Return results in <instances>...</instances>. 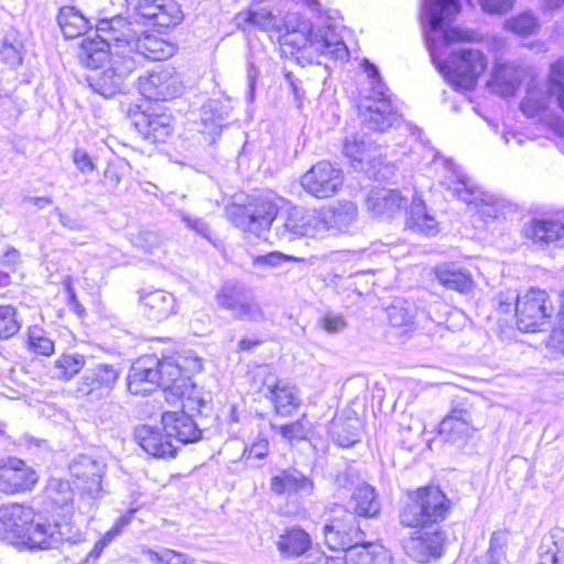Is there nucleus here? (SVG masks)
I'll list each match as a JSON object with an SVG mask.
<instances>
[{
	"instance_id": "1",
	"label": "nucleus",
	"mask_w": 564,
	"mask_h": 564,
	"mask_svg": "<svg viewBox=\"0 0 564 564\" xmlns=\"http://www.w3.org/2000/svg\"><path fill=\"white\" fill-rule=\"evenodd\" d=\"M460 12L459 0H424V14L430 34L426 44L436 68L457 89H473L487 67L485 54L473 47L449 51L455 42L468 40L467 32L457 28L443 29Z\"/></svg>"
},
{
	"instance_id": "2",
	"label": "nucleus",
	"mask_w": 564,
	"mask_h": 564,
	"mask_svg": "<svg viewBox=\"0 0 564 564\" xmlns=\"http://www.w3.org/2000/svg\"><path fill=\"white\" fill-rule=\"evenodd\" d=\"M127 387L134 395H147L161 387L167 402L171 397L184 395V389L194 391L193 383L183 376L178 364L172 358L159 359L154 355L142 356L131 365Z\"/></svg>"
},
{
	"instance_id": "3",
	"label": "nucleus",
	"mask_w": 564,
	"mask_h": 564,
	"mask_svg": "<svg viewBox=\"0 0 564 564\" xmlns=\"http://www.w3.org/2000/svg\"><path fill=\"white\" fill-rule=\"evenodd\" d=\"M137 36L126 18L102 19L96 25V35L83 39L78 58L86 66H101L108 55H131Z\"/></svg>"
},
{
	"instance_id": "4",
	"label": "nucleus",
	"mask_w": 564,
	"mask_h": 564,
	"mask_svg": "<svg viewBox=\"0 0 564 564\" xmlns=\"http://www.w3.org/2000/svg\"><path fill=\"white\" fill-rule=\"evenodd\" d=\"M283 28L284 32H279V43L285 55L301 50L306 54L318 53L340 61L349 55L346 44L333 30L323 28L313 31L310 23L297 14L286 15Z\"/></svg>"
},
{
	"instance_id": "5",
	"label": "nucleus",
	"mask_w": 564,
	"mask_h": 564,
	"mask_svg": "<svg viewBox=\"0 0 564 564\" xmlns=\"http://www.w3.org/2000/svg\"><path fill=\"white\" fill-rule=\"evenodd\" d=\"M451 500L437 487H422L411 492L400 512V521L409 528H425L447 517Z\"/></svg>"
},
{
	"instance_id": "6",
	"label": "nucleus",
	"mask_w": 564,
	"mask_h": 564,
	"mask_svg": "<svg viewBox=\"0 0 564 564\" xmlns=\"http://www.w3.org/2000/svg\"><path fill=\"white\" fill-rule=\"evenodd\" d=\"M552 98H555L558 107L564 111V59L552 64L545 89L535 85L528 88L520 104V110L527 118L551 124L553 122L550 106Z\"/></svg>"
},
{
	"instance_id": "7",
	"label": "nucleus",
	"mask_w": 564,
	"mask_h": 564,
	"mask_svg": "<svg viewBox=\"0 0 564 564\" xmlns=\"http://www.w3.org/2000/svg\"><path fill=\"white\" fill-rule=\"evenodd\" d=\"M362 67L371 85L372 95L370 98L373 99L372 104L367 106L361 113L362 124L369 130L380 132L392 127L404 126L408 128L409 124L404 123L401 116L392 108L388 95L389 89L382 82L378 67L368 59L362 62Z\"/></svg>"
},
{
	"instance_id": "8",
	"label": "nucleus",
	"mask_w": 564,
	"mask_h": 564,
	"mask_svg": "<svg viewBox=\"0 0 564 564\" xmlns=\"http://www.w3.org/2000/svg\"><path fill=\"white\" fill-rule=\"evenodd\" d=\"M184 390V395L171 397L170 401L173 403L180 401L182 410L164 412L161 423L163 431L167 433L174 442L189 444L202 438L203 431L195 422L193 414L200 412V409L205 405V401L199 395V391L195 384H193V392L187 389Z\"/></svg>"
},
{
	"instance_id": "9",
	"label": "nucleus",
	"mask_w": 564,
	"mask_h": 564,
	"mask_svg": "<svg viewBox=\"0 0 564 564\" xmlns=\"http://www.w3.org/2000/svg\"><path fill=\"white\" fill-rule=\"evenodd\" d=\"M104 469L105 464L85 454L77 455L69 464V471L77 480L75 484L79 490L77 510L82 514L91 518L97 508V501L102 491Z\"/></svg>"
},
{
	"instance_id": "10",
	"label": "nucleus",
	"mask_w": 564,
	"mask_h": 564,
	"mask_svg": "<svg viewBox=\"0 0 564 564\" xmlns=\"http://www.w3.org/2000/svg\"><path fill=\"white\" fill-rule=\"evenodd\" d=\"M94 73L88 75L90 88L105 98L122 91L126 79L137 69L138 61L131 55H108L101 66H89Z\"/></svg>"
},
{
	"instance_id": "11",
	"label": "nucleus",
	"mask_w": 564,
	"mask_h": 564,
	"mask_svg": "<svg viewBox=\"0 0 564 564\" xmlns=\"http://www.w3.org/2000/svg\"><path fill=\"white\" fill-rule=\"evenodd\" d=\"M217 305L239 321L263 322L264 312L252 290L236 281L225 282L215 296Z\"/></svg>"
},
{
	"instance_id": "12",
	"label": "nucleus",
	"mask_w": 564,
	"mask_h": 564,
	"mask_svg": "<svg viewBox=\"0 0 564 564\" xmlns=\"http://www.w3.org/2000/svg\"><path fill=\"white\" fill-rule=\"evenodd\" d=\"M553 305L545 291L531 288L517 296V325L521 332H542L550 324Z\"/></svg>"
},
{
	"instance_id": "13",
	"label": "nucleus",
	"mask_w": 564,
	"mask_h": 564,
	"mask_svg": "<svg viewBox=\"0 0 564 564\" xmlns=\"http://www.w3.org/2000/svg\"><path fill=\"white\" fill-rule=\"evenodd\" d=\"M33 507L23 503H6L0 506V534L11 543H24L31 547L34 518Z\"/></svg>"
},
{
	"instance_id": "14",
	"label": "nucleus",
	"mask_w": 564,
	"mask_h": 564,
	"mask_svg": "<svg viewBox=\"0 0 564 564\" xmlns=\"http://www.w3.org/2000/svg\"><path fill=\"white\" fill-rule=\"evenodd\" d=\"M121 370L113 365L97 364L87 369L77 382L76 395L88 402H98L107 398L115 389Z\"/></svg>"
},
{
	"instance_id": "15",
	"label": "nucleus",
	"mask_w": 564,
	"mask_h": 564,
	"mask_svg": "<svg viewBox=\"0 0 564 564\" xmlns=\"http://www.w3.org/2000/svg\"><path fill=\"white\" fill-rule=\"evenodd\" d=\"M343 184V170L329 161L317 162L301 177L303 189L318 199L335 196Z\"/></svg>"
},
{
	"instance_id": "16",
	"label": "nucleus",
	"mask_w": 564,
	"mask_h": 564,
	"mask_svg": "<svg viewBox=\"0 0 564 564\" xmlns=\"http://www.w3.org/2000/svg\"><path fill=\"white\" fill-rule=\"evenodd\" d=\"M139 90L149 100L164 101L180 96L183 84L173 67L158 66L139 78Z\"/></svg>"
},
{
	"instance_id": "17",
	"label": "nucleus",
	"mask_w": 564,
	"mask_h": 564,
	"mask_svg": "<svg viewBox=\"0 0 564 564\" xmlns=\"http://www.w3.org/2000/svg\"><path fill=\"white\" fill-rule=\"evenodd\" d=\"M276 215V204L269 197L259 196L237 209L235 221L243 231L261 237L270 228Z\"/></svg>"
},
{
	"instance_id": "18",
	"label": "nucleus",
	"mask_w": 564,
	"mask_h": 564,
	"mask_svg": "<svg viewBox=\"0 0 564 564\" xmlns=\"http://www.w3.org/2000/svg\"><path fill=\"white\" fill-rule=\"evenodd\" d=\"M82 540L80 530L66 520H55L54 523L37 521L30 538L31 549L42 550L58 547L64 542L76 544Z\"/></svg>"
},
{
	"instance_id": "19",
	"label": "nucleus",
	"mask_w": 564,
	"mask_h": 564,
	"mask_svg": "<svg viewBox=\"0 0 564 564\" xmlns=\"http://www.w3.org/2000/svg\"><path fill=\"white\" fill-rule=\"evenodd\" d=\"M39 477L36 471L20 458L0 459V491L17 495L31 491Z\"/></svg>"
},
{
	"instance_id": "20",
	"label": "nucleus",
	"mask_w": 564,
	"mask_h": 564,
	"mask_svg": "<svg viewBox=\"0 0 564 564\" xmlns=\"http://www.w3.org/2000/svg\"><path fill=\"white\" fill-rule=\"evenodd\" d=\"M281 239L291 241L299 237L322 238L321 220L317 209L292 207L289 209L283 228L279 230Z\"/></svg>"
},
{
	"instance_id": "21",
	"label": "nucleus",
	"mask_w": 564,
	"mask_h": 564,
	"mask_svg": "<svg viewBox=\"0 0 564 564\" xmlns=\"http://www.w3.org/2000/svg\"><path fill=\"white\" fill-rule=\"evenodd\" d=\"M475 431L477 427L474 425L470 410L460 405L453 408L438 425L440 437L457 446L464 445Z\"/></svg>"
},
{
	"instance_id": "22",
	"label": "nucleus",
	"mask_w": 564,
	"mask_h": 564,
	"mask_svg": "<svg viewBox=\"0 0 564 564\" xmlns=\"http://www.w3.org/2000/svg\"><path fill=\"white\" fill-rule=\"evenodd\" d=\"M364 538L365 533L356 524L352 516L348 520L333 519L324 527L325 544L335 552L343 551L347 554L348 550Z\"/></svg>"
},
{
	"instance_id": "23",
	"label": "nucleus",
	"mask_w": 564,
	"mask_h": 564,
	"mask_svg": "<svg viewBox=\"0 0 564 564\" xmlns=\"http://www.w3.org/2000/svg\"><path fill=\"white\" fill-rule=\"evenodd\" d=\"M366 206L375 217L391 220L402 215L408 199L398 189L373 188L367 195Z\"/></svg>"
},
{
	"instance_id": "24",
	"label": "nucleus",
	"mask_w": 564,
	"mask_h": 564,
	"mask_svg": "<svg viewBox=\"0 0 564 564\" xmlns=\"http://www.w3.org/2000/svg\"><path fill=\"white\" fill-rule=\"evenodd\" d=\"M135 10L141 18L160 28L175 26L183 20L175 0H139Z\"/></svg>"
},
{
	"instance_id": "25",
	"label": "nucleus",
	"mask_w": 564,
	"mask_h": 564,
	"mask_svg": "<svg viewBox=\"0 0 564 564\" xmlns=\"http://www.w3.org/2000/svg\"><path fill=\"white\" fill-rule=\"evenodd\" d=\"M134 440L144 452L155 458H173L177 446L163 427L142 425L134 431Z\"/></svg>"
},
{
	"instance_id": "26",
	"label": "nucleus",
	"mask_w": 564,
	"mask_h": 564,
	"mask_svg": "<svg viewBox=\"0 0 564 564\" xmlns=\"http://www.w3.org/2000/svg\"><path fill=\"white\" fill-rule=\"evenodd\" d=\"M317 212L323 237L328 231H348L356 223L358 215L357 206L349 200L338 202L330 208H321Z\"/></svg>"
},
{
	"instance_id": "27",
	"label": "nucleus",
	"mask_w": 564,
	"mask_h": 564,
	"mask_svg": "<svg viewBox=\"0 0 564 564\" xmlns=\"http://www.w3.org/2000/svg\"><path fill=\"white\" fill-rule=\"evenodd\" d=\"M142 312L148 319L161 322L176 313L175 296L164 290H153L140 295Z\"/></svg>"
},
{
	"instance_id": "28",
	"label": "nucleus",
	"mask_w": 564,
	"mask_h": 564,
	"mask_svg": "<svg viewBox=\"0 0 564 564\" xmlns=\"http://www.w3.org/2000/svg\"><path fill=\"white\" fill-rule=\"evenodd\" d=\"M175 51V46L164 39L153 34L143 33L142 35L137 36L131 56L135 57L139 66L142 59H166L173 56Z\"/></svg>"
},
{
	"instance_id": "29",
	"label": "nucleus",
	"mask_w": 564,
	"mask_h": 564,
	"mask_svg": "<svg viewBox=\"0 0 564 564\" xmlns=\"http://www.w3.org/2000/svg\"><path fill=\"white\" fill-rule=\"evenodd\" d=\"M46 502L50 505L45 509L46 513L56 512L66 517L72 513L74 506V492L67 480L52 478L44 491Z\"/></svg>"
},
{
	"instance_id": "30",
	"label": "nucleus",
	"mask_w": 564,
	"mask_h": 564,
	"mask_svg": "<svg viewBox=\"0 0 564 564\" xmlns=\"http://www.w3.org/2000/svg\"><path fill=\"white\" fill-rule=\"evenodd\" d=\"M271 490L278 495H311L314 482L297 469H284L270 480Z\"/></svg>"
},
{
	"instance_id": "31",
	"label": "nucleus",
	"mask_w": 564,
	"mask_h": 564,
	"mask_svg": "<svg viewBox=\"0 0 564 564\" xmlns=\"http://www.w3.org/2000/svg\"><path fill=\"white\" fill-rule=\"evenodd\" d=\"M405 226L411 231L426 237L436 236L440 231L438 221L430 213L422 197L416 194L413 196Z\"/></svg>"
},
{
	"instance_id": "32",
	"label": "nucleus",
	"mask_w": 564,
	"mask_h": 564,
	"mask_svg": "<svg viewBox=\"0 0 564 564\" xmlns=\"http://www.w3.org/2000/svg\"><path fill=\"white\" fill-rule=\"evenodd\" d=\"M443 534L441 532L425 533L411 538L405 544L406 553L417 562H425L430 556L437 557L442 553Z\"/></svg>"
},
{
	"instance_id": "33",
	"label": "nucleus",
	"mask_w": 564,
	"mask_h": 564,
	"mask_svg": "<svg viewBox=\"0 0 564 564\" xmlns=\"http://www.w3.org/2000/svg\"><path fill=\"white\" fill-rule=\"evenodd\" d=\"M265 397L272 401L276 414L281 416L290 415L300 406L296 388L283 381L267 384Z\"/></svg>"
},
{
	"instance_id": "34",
	"label": "nucleus",
	"mask_w": 564,
	"mask_h": 564,
	"mask_svg": "<svg viewBox=\"0 0 564 564\" xmlns=\"http://www.w3.org/2000/svg\"><path fill=\"white\" fill-rule=\"evenodd\" d=\"M346 564H390L391 557L387 549L376 543L357 542L345 554Z\"/></svg>"
},
{
	"instance_id": "35",
	"label": "nucleus",
	"mask_w": 564,
	"mask_h": 564,
	"mask_svg": "<svg viewBox=\"0 0 564 564\" xmlns=\"http://www.w3.org/2000/svg\"><path fill=\"white\" fill-rule=\"evenodd\" d=\"M524 234L535 242L556 243L564 248V224L553 219H535Z\"/></svg>"
},
{
	"instance_id": "36",
	"label": "nucleus",
	"mask_w": 564,
	"mask_h": 564,
	"mask_svg": "<svg viewBox=\"0 0 564 564\" xmlns=\"http://www.w3.org/2000/svg\"><path fill=\"white\" fill-rule=\"evenodd\" d=\"M145 139L163 142L173 131L172 118L166 113H141L135 122Z\"/></svg>"
},
{
	"instance_id": "37",
	"label": "nucleus",
	"mask_w": 564,
	"mask_h": 564,
	"mask_svg": "<svg viewBox=\"0 0 564 564\" xmlns=\"http://www.w3.org/2000/svg\"><path fill=\"white\" fill-rule=\"evenodd\" d=\"M435 276L443 286L459 293H468L474 285L470 273L454 263L437 267Z\"/></svg>"
},
{
	"instance_id": "38",
	"label": "nucleus",
	"mask_w": 564,
	"mask_h": 564,
	"mask_svg": "<svg viewBox=\"0 0 564 564\" xmlns=\"http://www.w3.org/2000/svg\"><path fill=\"white\" fill-rule=\"evenodd\" d=\"M348 508L358 516L376 517L380 512V502L375 488L368 484L359 485L348 501Z\"/></svg>"
},
{
	"instance_id": "39",
	"label": "nucleus",
	"mask_w": 564,
	"mask_h": 564,
	"mask_svg": "<svg viewBox=\"0 0 564 564\" xmlns=\"http://www.w3.org/2000/svg\"><path fill=\"white\" fill-rule=\"evenodd\" d=\"M488 85L494 93L502 97L514 96L520 86L517 68L510 64L497 65Z\"/></svg>"
},
{
	"instance_id": "40",
	"label": "nucleus",
	"mask_w": 564,
	"mask_h": 564,
	"mask_svg": "<svg viewBox=\"0 0 564 564\" xmlns=\"http://www.w3.org/2000/svg\"><path fill=\"white\" fill-rule=\"evenodd\" d=\"M310 535L300 528H290L279 536L278 550L286 558L304 554L311 546Z\"/></svg>"
},
{
	"instance_id": "41",
	"label": "nucleus",
	"mask_w": 564,
	"mask_h": 564,
	"mask_svg": "<svg viewBox=\"0 0 564 564\" xmlns=\"http://www.w3.org/2000/svg\"><path fill=\"white\" fill-rule=\"evenodd\" d=\"M235 22L237 28L243 31L257 28L262 31L276 30L281 31L278 25V19L271 11L262 8L259 10L248 9L236 14Z\"/></svg>"
},
{
	"instance_id": "42",
	"label": "nucleus",
	"mask_w": 564,
	"mask_h": 564,
	"mask_svg": "<svg viewBox=\"0 0 564 564\" xmlns=\"http://www.w3.org/2000/svg\"><path fill=\"white\" fill-rule=\"evenodd\" d=\"M361 422L356 416L343 419L337 416L334 419L330 427L333 440L340 447H350L360 440Z\"/></svg>"
},
{
	"instance_id": "43",
	"label": "nucleus",
	"mask_w": 564,
	"mask_h": 564,
	"mask_svg": "<svg viewBox=\"0 0 564 564\" xmlns=\"http://www.w3.org/2000/svg\"><path fill=\"white\" fill-rule=\"evenodd\" d=\"M343 153L352 163L361 164L375 158L377 148L365 134H351L343 142Z\"/></svg>"
},
{
	"instance_id": "44",
	"label": "nucleus",
	"mask_w": 564,
	"mask_h": 564,
	"mask_svg": "<svg viewBox=\"0 0 564 564\" xmlns=\"http://www.w3.org/2000/svg\"><path fill=\"white\" fill-rule=\"evenodd\" d=\"M57 22L66 39H75L85 34L89 24L88 20L73 7L62 8Z\"/></svg>"
},
{
	"instance_id": "45",
	"label": "nucleus",
	"mask_w": 564,
	"mask_h": 564,
	"mask_svg": "<svg viewBox=\"0 0 564 564\" xmlns=\"http://www.w3.org/2000/svg\"><path fill=\"white\" fill-rule=\"evenodd\" d=\"M449 189L453 192L454 196H457L468 205H479L481 203L488 205L487 195L480 188L474 186L468 176L457 175V178L453 181Z\"/></svg>"
},
{
	"instance_id": "46",
	"label": "nucleus",
	"mask_w": 564,
	"mask_h": 564,
	"mask_svg": "<svg viewBox=\"0 0 564 564\" xmlns=\"http://www.w3.org/2000/svg\"><path fill=\"white\" fill-rule=\"evenodd\" d=\"M86 365L82 354H63L54 362L53 376L59 380L68 381L74 378Z\"/></svg>"
},
{
	"instance_id": "47",
	"label": "nucleus",
	"mask_w": 564,
	"mask_h": 564,
	"mask_svg": "<svg viewBox=\"0 0 564 564\" xmlns=\"http://www.w3.org/2000/svg\"><path fill=\"white\" fill-rule=\"evenodd\" d=\"M509 543V532L506 530L495 531L489 541V549L479 564H507L506 549Z\"/></svg>"
},
{
	"instance_id": "48",
	"label": "nucleus",
	"mask_w": 564,
	"mask_h": 564,
	"mask_svg": "<svg viewBox=\"0 0 564 564\" xmlns=\"http://www.w3.org/2000/svg\"><path fill=\"white\" fill-rule=\"evenodd\" d=\"M131 241L135 248H139L147 253H153L164 246L166 237L159 229L144 227L140 228L137 234L132 235Z\"/></svg>"
},
{
	"instance_id": "49",
	"label": "nucleus",
	"mask_w": 564,
	"mask_h": 564,
	"mask_svg": "<svg viewBox=\"0 0 564 564\" xmlns=\"http://www.w3.org/2000/svg\"><path fill=\"white\" fill-rule=\"evenodd\" d=\"M505 28L508 31L524 37L536 33L540 24L538 18L531 12H523L517 17L506 20Z\"/></svg>"
},
{
	"instance_id": "50",
	"label": "nucleus",
	"mask_w": 564,
	"mask_h": 564,
	"mask_svg": "<svg viewBox=\"0 0 564 564\" xmlns=\"http://www.w3.org/2000/svg\"><path fill=\"white\" fill-rule=\"evenodd\" d=\"M29 348L39 355L51 356L55 346L53 340L47 337L46 332L39 326H31L28 330Z\"/></svg>"
},
{
	"instance_id": "51",
	"label": "nucleus",
	"mask_w": 564,
	"mask_h": 564,
	"mask_svg": "<svg viewBox=\"0 0 564 564\" xmlns=\"http://www.w3.org/2000/svg\"><path fill=\"white\" fill-rule=\"evenodd\" d=\"M21 328L18 311L12 305H0V339H9Z\"/></svg>"
},
{
	"instance_id": "52",
	"label": "nucleus",
	"mask_w": 564,
	"mask_h": 564,
	"mask_svg": "<svg viewBox=\"0 0 564 564\" xmlns=\"http://www.w3.org/2000/svg\"><path fill=\"white\" fill-rule=\"evenodd\" d=\"M133 510H130L124 516H121L111 527L110 530H108L104 536L98 540L93 550L89 552V556L91 557H98L102 550L122 531V529L128 525L131 521Z\"/></svg>"
},
{
	"instance_id": "53",
	"label": "nucleus",
	"mask_w": 564,
	"mask_h": 564,
	"mask_svg": "<svg viewBox=\"0 0 564 564\" xmlns=\"http://www.w3.org/2000/svg\"><path fill=\"white\" fill-rule=\"evenodd\" d=\"M145 555L151 564H193L191 557L170 549H164L161 552L150 550Z\"/></svg>"
},
{
	"instance_id": "54",
	"label": "nucleus",
	"mask_w": 564,
	"mask_h": 564,
	"mask_svg": "<svg viewBox=\"0 0 564 564\" xmlns=\"http://www.w3.org/2000/svg\"><path fill=\"white\" fill-rule=\"evenodd\" d=\"M388 318L392 327H409L413 324L414 312L410 307L397 303L388 308Z\"/></svg>"
},
{
	"instance_id": "55",
	"label": "nucleus",
	"mask_w": 564,
	"mask_h": 564,
	"mask_svg": "<svg viewBox=\"0 0 564 564\" xmlns=\"http://www.w3.org/2000/svg\"><path fill=\"white\" fill-rule=\"evenodd\" d=\"M177 216L187 229L194 231L207 240H210V227L204 218L188 214L184 210H178Z\"/></svg>"
},
{
	"instance_id": "56",
	"label": "nucleus",
	"mask_w": 564,
	"mask_h": 564,
	"mask_svg": "<svg viewBox=\"0 0 564 564\" xmlns=\"http://www.w3.org/2000/svg\"><path fill=\"white\" fill-rule=\"evenodd\" d=\"M547 346L550 349L564 355V293L561 296L558 325L553 328L547 340Z\"/></svg>"
},
{
	"instance_id": "57",
	"label": "nucleus",
	"mask_w": 564,
	"mask_h": 564,
	"mask_svg": "<svg viewBox=\"0 0 564 564\" xmlns=\"http://www.w3.org/2000/svg\"><path fill=\"white\" fill-rule=\"evenodd\" d=\"M550 535L553 543V549L547 550L546 554L544 555V560L547 561V557L550 556L551 563L556 564L564 558V529L554 528Z\"/></svg>"
},
{
	"instance_id": "58",
	"label": "nucleus",
	"mask_w": 564,
	"mask_h": 564,
	"mask_svg": "<svg viewBox=\"0 0 564 564\" xmlns=\"http://www.w3.org/2000/svg\"><path fill=\"white\" fill-rule=\"evenodd\" d=\"M98 416L104 423L118 424L124 417V411L119 402L110 401L100 406Z\"/></svg>"
},
{
	"instance_id": "59",
	"label": "nucleus",
	"mask_w": 564,
	"mask_h": 564,
	"mask_svg": "<svg viewBox=\"0 0 564 564\" xmlns=\"http://www.w3.org/2000/svg\"><path fill=\"white\" fill-rule=\"evenodd\" d=\"M318 325L327 333H338L346 327V321L339 314L326 313L319 318Z\"/></svg>"
},
{
	"instance_id": "60",
	"label": "nucleus",
	"mask_w": 564,
	"mask_h": 564,
	"mask_svg": "<svg viewBox=\"0 0 564 564\" xmlns=\"http://www.w3.org/2000/svg\"><path fill=\"white\" fill-rule=\"evenodd\" d=\"M470 2L471 0H467ZM482 11L489 14H502L513 6V0H477Z\"/></svg>"
},
{
	"instance_id": "61",
	"label": "nucleus",
	"mask_w": 564,
	"mask_h": 564,
	"mask_svg": "<svg viewBox=\"0 0 564 564\" xmlns=\"http://www.w3.org/2000/svg\"><path fill=\"white\" fill-rule=\"evenodd\" d=\"M269 453V442L267 438H259L253 442L249 447H246L242 457L246 460L254 457L258 459L264 458Z\"/></svg>"
},
{
	"instance_id": "62",
	"label": "nucleus",
	"mask_w": 564,
	"mask_h": 564,
	"mask_svg": "<svg viewBox=\"0 0 564 564\" xmlns=\"http://www.w3.org/2000/svg\"><path fill=\"white\" fill-rule=\"evenodd\" d=\"M306 433H307V431L305 430V427L301 421H296L292 424H286V425L280 426V434L289 441L305 440Z\"/></svg>"
},
{
	"instance_id": "63",
	"label": "nucleus",
	"mask_w": 564,
	"mask_h": 564,
	"mask_svg": "<svg viewBox=\"0 0 564 564\" xmlns=\"http://www.w3.org/2000/svg\"><path fill=\"white\" fill-rule=\"evenodd\" d=\"M299 259L293 256H286L281 252H271L265 256L258 257L256 263L269 267H279L285 261H297Z\"/></svg>"
},
{
	"instance_id": "64",
	"label": "nucleus",
	"mask_w": 564,
	"mask_h": 564,
	"mask_svg": "<svg viewBox=\"0 0 564 564\" xmlns=\"http://www.w3.org/2000/svg\"><path fill=\"white\" fill-rule=\"evenodd\" d=\"M73 156L74 163L83 173H88L94 170V164L86 151L77 149Z\"/></svg>"
}]
</instances>
